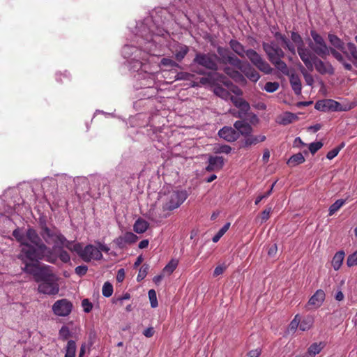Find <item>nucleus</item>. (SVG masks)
<instances>
[{
    "mask_svg": "<svg viewBox=\"0 0 357 357\" xmlns=\"http://www.w3.org/2000/svg\"><path fill=\"white\" fill-rule=\"evenodd\" d=\"M26 273L33 277L35 282H39L38 292L47 294L55 295L59 291L58 284V278L53 273L51 266L43 265L42 266H36L29 265L26 268Z\"/></svg>",
    "mask_w": 357,
    "mask_h": 357,
    "instance_id": "f257e3e1",
    "label": "nucleus"
},
{
    "mask_svg": "<svg viewBox=\"0 0 357 357\" xmlns=\"http://www.w3.org/2000/svg\"><path fill=\"white\" fill-rule=\"evenodd\" d=\"M18 258L24 264L23 271L26 273V268L29 265L40 266L39 261L45 260L50 263H54L56 258L52 255L51 250L45 243L31 245L27 243L21 248Z\"/></svg>",
    "mask_w": 357,
    "mask_h": 357,
    "instance_id": "f03ea898",
    "label": "nucleus"
},
{
    "mask_svg": "<svg viewBox=\"0 0 357 357\" xmlns=\"http://www.w3.org/2000/svg\"><path fill=\"white\" fill-rule=\"evenodd\" d=\"M328 40L330 43L336 49L340 50L347 59L352 62L354 66L357 68V47L353 43H348L347 47L349 52L345 50L344 42L336 35L328 34Z\"/></svg>",
    "mask_w": 357,
    "mask_h": 357,
    "instance_id": "7ed1b4c3",
    "label": "nucleus"
},
{
    "mask_svg": "<svg viewBox=\"0 0 357 357\" xmlns=\"http://www.w3.org/2000/svg\"><path fill=\"white\" fill-rule=\"evenodd\" d=\"M310 35L313 39V42L309 43V47L311 50L317 56L322 59H326L330 54L331 47H328L324 38L317 31L312 30Z\"/></svg>",
    "mask_w": 357,
    "mask_h": 357,
    "instance_id": "20e7f679",
    "label": "nucleus"
},
{
    "mask_svg": "<svg viewBox=\"0 0 357 357\" xmlns=\"http://www.w3.org/2000/svg\"><path fill=\"white\" fill-rule=\"evenodd\" d=\"M41 237L49 245H64L67 239L56 228L50 229L45 224L41 225Z\"/></svg>",
    "mask_w": 357,
    "mask_h": 357,
    "instance_id": "39448f33",
    "label": "nucleus"
},
{
    "mask_svg": "<svg viewBox=\"0 0 357 357\" xmlns=\"http://www.w3.org/2000/svg\"><path fill=\"white\" fill-rule=\"evenodd\" d=\"M188 194L185 190H174L169 192L163 204L164 211H173L179 207L187 199Z\"/></svg>",
    "mask_w": 357,
    "mask_h": 357,
    "instance_id": "423d86ee",
    "label": "nucleus"
},
{
    "mask_svg": "<svg viewBox=\"0 0 357 357\" xmlns=\"http://www.w3.org/2000/svg\"><path fill=\"white\" fill-rule=\"evenodd\" d=\"M245 56L258 70L264 74L269 75L272 73L273 68L255 50L252 49L247 50Z\"/></svg>",
    "mask_w": 357,
    "mask_h": 357,
    "instance_id": "0eeeda50",
    "label": "nucleus"
},
{
    "mask_svg": "<svg viewBox=\"0 0 357 357\" xmlns=\"http://www.w3.org/2000/svg\"><path fill=\"white\" fill-rule=\"evenodd\" d=\"M218 57L215 54L197 53L193 59V63L204 67L206 69L216 70L218 69L217 61Z\"/></svg>",
    "mask_w": 357,
    "mask_h": 357,
    "instance_id": "6e6552de",
    "label": "nucleus"
},
{
    "mask_svg": "<svg viewBox=\"0 0 357 357\" xmlns=\"http://www.w3.org/2000/svg\"><path fill=\"white\" fill-rule=\"evenodd\" d=\"M262 47L270 62L278 59H283L285 56L282 48L273 41L271 43H263Z\"/></svg>",
    "mask_w": 357,
    "mask_h": 357,
    "instance_id": "1a4fd4ad",
    "label": "nucleus"
},
{
    "mask_svg": "<svg viewBox=\"0 0 357 357\" xmlns=\"http://www.w3.org/2000/svg\"><path fill=\"white\" fill-rule=\"evenodd\" d=\"M73 305L66 298L56 301L52 305L54 314L59 317H67L73 310Z\"/></svg>",
    "mask_w": 357,
    "mask_h": 357,
    "instance_id": "9d476101",
    "label": "nucleus"
},
{
    "mask_svg": "<svg viewBox=\"0 0 357 357\" xmlns=\"http://www.w3.org/2000/svg\"><path fill=\"white\" fill-rule=\"evenodd\" d=\"M297 52L299 55L301 61L303 62L306 68L310 70H313V62L315 61L314 56H317L313 52L308 48L305 47V45L302 47H298Z\"/></svg>",
    "mask_w": 357,
    "mask_h": 357,
    "instance_id": "9b49d317",
    "label": "nucleus"
},
{
    "mask_svg": "<svg viewBox=\"0 0 357 357\" xmlns=\"http://www.w3.org/2000/svg\"><path fill=\"white\" fill-rule=\"evenodd\" d=\"M138 236L132 232H126L124 234L117 237L114 240V243L120 249H123L127 245L135 243Z\"/></svg>",
    "mask_w": 357,
    "mask_h": 357,
    "instance_id": "f8f14e48",
    "label": "nucleus"
},
{
    "mask_svg": "<svg viewBox=\"0 0 357 357\" xmlns=\"http://www.w3.org/2000/svg\"><path fill=\"white\" fill-rule=\"evenodd\" d=\"M102 258V254L100 250L93 245H87L84 248V255L82 259L86 262H89L92 259L100 260Z\"/></svg>",
    "mask_w": 357,
    "mask_h": 357,
    "instance_id": "ddd939ff",
    "label": "nucleus"
},
{
    "mask_svg": "<svg viewBox=\"0 0 357 357\" xmlns=\"http://www.w3.org/2000/svg\"><path fill=\"white\" fill-rule=\"evenodd\" d=\"M315 61L313 62V68L321 75H333L335 73L334 68L330 62H324L318 56H314Z\"/></svg>",
    "mask_w": 357,
    "mask_h": 357,
    "instance_id": "4468645a",
    "label": "nucleus"
},
{
    "mask_svg": "<svg viewBox=\"0 0 357 357\" xmlns=\"http://www.w3.org/2000/svg\"><path fill=\"white\" fill-rule=\"evenodd\" d=\"M218 135L221 138H223L227 142H232L236 141L239 137L238 132L236 130L235 128L225 126L220 129Z\"/></svg>",
    "mask_w": 357,
    "mask_h": 357,
    "instance_id": "2eb2a0df",
    "label": "nucleus"
},
{
    "mask_svg": "<svg viewBox=\"0 0 357 357\" xmlns=\"http://www.w3.org/2000/svg\"><path fill=\"white\" fill-rule=\"evenodd\" d=\"M188 52V47L181 43H176L173 45L172 48V52L177 61H181L185 58Z\"/></svg>",
    "mask_w": 357,
    "mask_h": 357,
    "instance_id": "dca6fc26",
    "label": "nucleus"
},
{
    "mask_svg": "<svg viewBox=\"0 0 357 357\" xmlns=\"http://www.w3.org/2000/svg\"><path fill=\"white\" fill-rule=\"evenodd\" d=\"M224 165V159L221 156H210L208 158V165L206 170L208 172L213 171H220Z\"/></svg>",
    "mask_w": 357,
    "mask_h": 357,
    "instance_id": "f3484780",
    "label": "nucleus"
},
{
    "mask_svg": "<svg viewBox=\"0 0 357 357\" xmlns=\"http://www.w3.org/2000/svg\"><path fill=\"white\" fill-rule=\"evenodd\" d=\"M326 298L325 292L322 289H318L310 297L308 301V305L314 306L315 308L319 307L324 303Z\"/></svg>",
    "mask_w": 357,
    "mask_h": 357,
    "instance_id": "a211bd4d",
    "label": "nucleus"
},
{
    "mask_svg": "<svg viewBox=\"0 0 357 357\" xmlns=\"http://www.w3.org/2000/svg\"><path fill=\"white\" fill-rule=\"evenodd\" d=\"M234 126L238 134L245 136V138L252 132V126L244 121H236Z\"/></svg>",
    "mask_w": 357,
    "mask_h": 357,
    "instance_id": "6ab92c4d",
    "label": "nucleus"
},
{
    "mask_svg": "<svg viewBox=\"0 0 357 357\" xmlns=\"http://www.w3.org/2000/svg\"><path fill=\"white\" fill-rule=\"evenodd\" d=\"M330 54H331L333 55V56L335 59H337V61H338L340 63L342 64V66H344L345 70H349V71L353 70V66H352L351 63L347 62L345 60L344 55L342 54L338 51H337L335 48H333V47L331 48Z\"/></svg>",
    "mask_w": 357,
    "mask_h": 357,
    "instance_id": "aec40b11",
    "label": "nucleus"
},
{
    "mask_svg": "<svg viewBox=\"0 0 357 357\" xmlns=\"http://www.w3.org/2000/svg\"><path fill=\"white\" fill-rule=\"evenodd\" d=\"M291 86L296 95H300L302 90L301 81L299 76L296 73H291L289 76Z\"/></svg>",
    "mask_w": 357,
    "mask_h": 357,
    "instance_id": "412c9836",
    "label": "nucleus"
},
{
    "mask_svg": "<svg viewBox=\"0 0 357 357\" xmlns=\"http://www.w3.org/2000/svg\"><path fill=\"white\" fill-rule=\"evenodd\" d=\"M241 71L243 72L250 80L254 82H257L260 78L259 73L249 64L246 66H243Z\"/></svg>",
    "mask_w": 357,
    "mask_h": 357,
    "instance_id": "4be33fe9",
    "label": "nucleus"
},
{
    "mask_svg": "<svg viewBox=\"0 0 357 357\" xmlns=\"http://www.w3.org/2000/svg\"><path fill=\"white\" fill-rule=\"evenodd\" d=\"M26 238L27 242L31 245L43 243L39 235L33 228H29L26 231Z\"/></svg>",
    "mask_w": 357,
    "mask_h": 357,
    "instance_id": "5701e85b",
    "label": "nucleus"
},
{
    "mask_svg": "<svg viewBox=\"0 0 357 357\" xmlns=\"http://www.w3.org/2000/svg\"><path fill=\"white\" fill-rule=\"evenodd\" d=\"M229 46L231 50L239 56L244 58L246 55V50L244 46L236 40H231Z\"/></svg>",
    "mask_w": 357,
    "mask_h": 357,
    "instance_id": "b1692460",
    "label": "nucleus"
},
{
    "mask_svg": "<svg viewBox=\"0 0 357 357\" xmlns=\"http://www.w3.org/2000/svg\"><path fill=\"white\" fill-rule=\"evenodd\" d=\"M266 137L265 135H248L244 140L243 147H248L252 145H255L259 142H264Z\"/></svg>",
    "mask_w": 357,
    "mask_h": 357,
    "instance_id": "393cba45",
    "label": "nucleus"
},
{
    "mask_svg": "<svg viewBox=\"0 0 357 357\" xmlns=\"http://www.w3.org/2000/svg\"><path fill=\"white\" fill-rule=\"evenodd\" d=\"M224 72L226 75L230 77L236 82H241L244 79L242 74L237 70L231 68V67H225Z\"/></svg>",
    "mask_w": 357,
    "mask_h": 357,
    "instance_id": "a878e982",
    "label": "nucleus"
},
{
    "mask_svg": "<svg viewBox=\"0 0 357 357\" xmlns=\"http://www.w3.org/2000/svg\"><path fill=\"white\" fill-rule=\"evenodd\" d=\"M149 226V224L147 221L142 218H139L135 222L133 229L137 234H142L147 230Z\"/></svg>",
    "mask_w": 357,
    "mask_h": 357,
    "instance_id": "bb28decb",
    "label": "nucleus"
},
{
    "mask_svg": "<svg viewBox=\"0 0 357 357\" xmlns=\"http://www.w3.org/2000/svg\"><path fill=\"white\" fill-rule=\"evenodd\" d=\"M344 256L345 254L344 251H338L335 254L332 260V266L335 271L340 268L344 259Z\"/></svg>",
    "mask_w": 357,
    "mask_h": 357,
    "instance_id": "cd10ccee",
    "label": "nucleus"
},
{
    "mask_svg": "<svg viewBox=\"0 0 357 357\" xmlns=\"http://www.w3.org/2000/svg\"><path fill=\"white\" fill-rule=\"evenodd\" d=\"M325 345L326 344L324 342H314L307 349V354L310 356L314 357L315 355L319 354Z\"/></svg>",
    "mask_w": 357,
    "mask_h": 357,
    "instance_id": "c85d7f7f",
    "label": "nucleus"
},
{
    "mask_svg": "<svg viewBox=\"0 0 357 357\" xmlns=\"http://www.w3.org/2000/svg\"><path fill=\"white\" fill-rule=\"evenodd\" d=\"M213 92L217 96L224 100H229L232 96L227 89H224L220 85L214 86Z\"/></svg>",
    "mask_w": 357,
    "mask_h": 357,
    "instance_id": "c756f323",
    "label": "nucleus"
},
{
    "mask_svg": "<svg viewBox=\"0 0 357 357\" xmlns=\"http://www.w3.org/2000/svg\"><path fill=\"white\" fill-rule=\"evenodd\" d=\"M305 158L301 153H298L293 155L289 158L287 161V165L291 167L296 166L299 164H302L305 162Z\"/></svg>",
    "mask_w": 357,
    "mask_h": 357,
    "instance_id": "7c9ffc66",
    "label": "nucleus"
},
{
    "mask_svg": "<svg viewBox=\"0 0 357 357\" xmlns=\"http://www.w3.org/2000/svg\"><path fill=\"white\" fill-rule=\"evenodd\" d=\"M313 323L314 319L310 316H307L301 320L299 329L302 331H307L312 328Z\"/></svg>",
    "mask_w": 357,
    "mask_h": 357,
    "instance_id": "2f4dec72",
    "label": "nucleus"
},
{
    "mask_svg": "<svg viewBox=\"0 0 357 357\" xmlns=\"http://www.w3.org/2000/svg\"><path fill=\"white\" fill-rule=\"evenodd\" d=\"M278 70L281 71L284 75H288L289 74L287 65L282 60L278 59L271 62Z\"/></svg>",
    "mask_w": 357,
    "mask_h": 357,
    "instance_id": "473e14b6",
    "label": "nucleus"
},
{
    "mask_svg": "<svg viewBox=\"0 0 357 357\" xmlns=\"http://www.w3.org/2000/svg\"><path fill=\"white\" fill-rule=\"evenodd\" d=\"M297 119L298 117L296 114L291 112H286L282 116L280 117L279 123L286 126L293 123Z\"/></svg>",
    "mask_w": 357,
    "mask_h": 357,
    "instance_id": "72a5a7b5",
    "label": "nucleus"
},
{
    "mask_svg": "<svg viewBox=\"0 0 357 357\" xmlns=\"http://www.w3.org/2000/svg\"><path fill=\"white\" fill-rule=\"evenodd\" d=\"M217 52L220 56V62L227 64V61L229 59L228 58L232 54L230 51L227 48L218 47Z\"/></svg>",
    "mask_w": 357,
    "mask_h": 357,
    "instance_id": "f704fd0d",
    "label": "nucleus"
},
{
    "mask_svg": "<svg viewBox=\"0 0 357 357\" xmlns=\"http://www.w3.org/2000/svg\"><path fill=\"white\" fill-rule=\"evenodd\" d=\"M13 236L20 243L21 248L28 243L26 238V234H24L20 229H15L13 231Z\"/></svg>",
    "mask_w": 357,
    "mask_h": 357,
    "instance_id": "c9c22d12",
    "label": "nucleus"
},
{
    "mask_svg": "<svg viewBox=\"0 0 357 357\" xmlns=\"http://www.w3.org/2000/svg\"><path fill=\"white\" fill-rule=\"evenodd\" d=\"M63 246H66L70 250L76 252L77 255L82 259L84 255V248L80 243H76L72 245L71 243L67 241Z\"/></svg>",
    "mask_w": 357,
    "mask_h": 357,
    "instance_id": "e433bc0d",
    "label": "nucleus"
},
{
    "mask_svg": "<svg viewBox=\"0 0 357 357\" xmlns=\"http://www.w3.org/2000/svg\"><path fill=\"white\" fill-rule=\"evenodd\" d=\"M76 344L73 340H69L66 349L65 357H75Z\"/></svg>",
    "mask_w": 357,
    "mask_h": 357,
    "instance_id": "4c0bfd02",
    "label": "nucleus"
},
{
    "mask_svg": "<svg viewBox=\"0 0 357 357\" xmlns=\"http://www.w3.org/2000/svg\"><path fill=\"white\" fill-rule=\"evenodd\" d=\"M228 59H229L227 60V63H229L240 70H242L243 68V63L237 56L232 54Z\"/></svg>",
    "mask_w": 357,
    "mask_h": 357,
    "instance_id": "58836bf2",
    "label": "nucleus"
},
{
    "mask_svg": "<svg viewBox=\"0 0 357 357\" xmlns=\"http://www.w3.org/2000/svg\"><path fill=\"white\" fill-rule=\"evenodd\" d=\"M345 204L344 199H337L335 201L330 207H329V213L328 215L330 216L333 215L335 213H336L344 204Z\"/></svg>",
    "mask_w": 357,
    "mask_h": 357,
    "instance_id": "ea45409f",
    "label": "nucleus"
},
{
    "mask_svg": "<svg viewBox=\"0 0 357 357\" xmlns=\"http://www.w3.org/2000/svg\"><path fill=\"white\" fill-rule=\"evenodd\" d=\"M178 266V261L172 259L163 268L162 272L167 273L168 275L172 274Z\"/></svg>",
    "mask_w": 357,
    "mask_h": 357,
    "instance_id": "a19ab883",
    "label": "nucleus"
},
{
    "mask_svg": "<svg viewBox=\"0 0 357 357\" xmlns=\"http://www.w3.org/2000/svg\"><path fill=\"white\" fill-rule=\"evenodd\" d=\"M326 103H327V106H328V111H341L342 110L341 104L334 100L326 99Z\"/></svg>",
    "mask_w": 357,
    "mask_h": 357,
    "instance_id": "79ce46f5",
    "label": "nucleus"
},
{
    "mask_svg": "<svg viewBox=\"0 0 357 357\" xmlns=\"http://www.w3.org/2000/svg\"><path fill=\"white\" fill-rule=\"evenodd\" d=\"M230 227V223H226L218 231V233L213 237L212 241L213 243H217L220 238L228 231Z\"/></svg>",
    "mask_w": 357,
    "mask_h": 357,
    "instance_id": "37998d69",
    "label": "nucleus"
},
{
    "mask_svg": "<svg viewBox=\"0 0 357 357\" xmlns=\"http://www.w3.org/2000/svg\"><path fill=\"white\" fill-rule=\"evenodd\" d=\"M291 39L293 42V43L296 45V47H302L304 45L303 40L301 37V36L295 31L291 32Z\"/></svg>",
    "mask_w": 357,
    "mask_h": 357,
    "instance_id": "c03bdc74",
    "label": "nucleus"
},
{
    "mask_svg": "<svg viewBox=\"0 0 357 357\" xmlns=\"http://www.w3.org/2000/svg\"><path fill=\"white\" fill-rule=\"evenodd\" d=\"M102 295L105 297L111 296L113 293L112 284L109 282H105L102 287Z\"/></svg>",
    "mask_w": 357,
    "mask_h": 357,
    "instance_id": "a18cd8bd",
    "label": "nucleus"
},
{
    "mask_svg": "<svg viewBox=\"0 0 357 357\" xmlns=\"http://www.w3.org/2000/svg\"><path fill=\"white\" fill-rule=\"evenodd\" d=\"M279 86H280V85H279L278 82H268L266 83L264 89L266 92L273 93V92L276 91L279 89Z\"/></svg>",
    "mask_w": 357,
    "mask_h": 357,
    "instance_id": "49530a36",
    "label": "nucleus"
},
{
    "mask_svg": "<svg viewBox=\"0 0 357 357\" xmlns=\"http://www.w3.org/2000/svg\"><path fill=\"white\" fill-rule=\"evenodd\" d=\"M149 269V266L148 264H143L140 268L137 280V281H142L146 276L148 271Z\"/></svg>",
    "mask_w": 357,
    "mask_h": 357,
    "instance_id": "de8ad7c7",
    "label": "nucleus"
},
{
    "mask_svg": "<svg viewBox=\"0 0 357 357\" xmlns=\"http://www.w3.org/2000/svg\"><path fill=\"white\" fill-rule=\"evenodd\" d=\"M59 337L63 341L68 340L71 335L68 327L66 326H63L61 327V328L59 330Z\"/></svg>",
    "mask_w": 357,
    "mask_h": 357,
    "instance_id": "09e8293b",
    "label": "nucleus"
},
{
    "mask_svg": "<svg viewBox=\"0 0 357 357\" xmlns=\"http://www.w3.org/2000/svg\"><path fill=\"white\" fill-rule=\"evenodd\" d=\"M149 298L152 307H156L158 305L156 296V292L154 289H150L148 292Z\"/></svg>",
    "mask_w": 357,
    "mask_h": 357,
    "instance_id": "8fccbe9b",
    "label": "nucleus"
},
{
    "mask_svg": "<svg viewBox=\"0 0 357 357\" xmlns=\"http://www.w3.org/2000/svg\"><path fill=\"white\" fill-rule=\"evenodd\" d=\"M238 109H240V111L238 112V114L237 116L241 118L243 115H245L248 113V112L250 109V107L249 103L247 101L244 100L241 103Z\"/></svg>",
    "mask_w": 357,
    "mask_h": 357,
    "instance_id": "3c124183",
    "label": "nucleus"
},
{
    "mask_svg": "<svg viewBox=\"0 0 357 357\" xmlns=\"http://www.w3.org/2000/svg\"><path fill=\"white\" fill-rule=\"evenodd\" d=\"M347 265L349 267L357 266V250L348 256Z\"/></svg>",
    "mask_w": 357,
    "mask_h": 357,
    "instance_id": "603ef678",
    "label": "nucleus"
},
{
    "mask_svg": "<svg viewBox=\"0 0 357 357\" xmlns=\"http://www.w3.org/2000/svg\"><path fill=\"white\" fill-rule=\"evenodd\" d=\"M314 108L319 111L327 112L328 106L326 99L318 100L314 105Z\"/></svg>",
    "mask_w": 357,
    "mask_h": 357,
    "instance_id": "864d4df0",
    "label": "nucleus"
},
{
    "mask_svg": "<svg viewBox=\"0 0 357 357\" xmlns=\"http://www.w3.org/2000/svg\"><path fill=\"white\" fill-rule=\"evenodd\" d=\"M160 63L163 66L170 67V68H176L178 67V64L169 58H162L161 59Z\"/></svg>",
    "mask_w": 357,
    "mask_h": 357,
    "instance_id": "5fc2aeb1",
    "label": "nucleus"
},
{
    "mask_svg": "<svg viewBox=\"0 0 357 357\" xmlns=\"http://www.w3.org/2000/svg\"><path fill=\"white\" fill-rule=\"evenodd\" d=\"M284 48L287 49L292 54L295 55L297 51V48L296 49V46L294 43H291L290 40L287 38L283 43Z\"/></svg>",
    "mask_w": 357,
    "mask_h": 357,
    "instance_id": "6e6d98bb",
    "label": "nucleus"
},
{
    "mask_svg": "<svg viewBox=\"0 0 357 357\" xmlns=\"http://www.w3.org/2000/svg\"><path fill=\"white\" fill-rule=\"evenodd\" d=\"M275 183H276V182H275V183H273L272 184V185H271V188H270V190H268L266 192H265V193H264V194H262V195H259V196L256 198L255 202V204H256V205L259 204V202H260L262 199H265V198H267L268 197H269V196L271 195V194L272 193V191H273V187H274V185H275Z\"/></svg>",
    "mask_w": 357,
    "mask_h": 357,
    "instance_id": "4d7b16f0",
    "label": "nucleus"
},
{
    "mask_svg": "<svg viewBox=\"0 0 357 357\" xmlns=\"http://www.w3.org/2000/svg\"><path fill=\"white\" fill-rule=\"evenodd\" d=\"M82 306L84 312L86 313H89L93 309V304L88 298H84L82 301Z\"/></svg>",
    "mask_w": 357,
    "mask_h": 357,
    "instance_id": "13d9d810",
    "label": "nucleus"
},
{
    "mask_svg": "<svg viewBox=\"0 0 357 357\" xmlns=\"http://www.w3.org/2000/svg\"><path fill=\"white\" fill-rule=\"evenodd\" d=\"M301 319L298 314H296L293 320L290 322L289 329L291 331H295L300 325Z\"/></svg>",
    "mask_w": 357,
    "mask_h": 357,
    "instance_id": "bf43d9fd",
    "label": "nucleus"
},
{
    "mask_svg": "<svg viewBox=\"0 0 357 357\" xmlns=\"http://www.w3.org/2000/svg\"><path fill=\"white\" fill-rule=\"evenodd\" d=\"M323 146V143L321 142H312L309 145V150L312 154H314Z\"/></svg>",
    "mask_w": 357,
    "mask_h": 357,
    "instance_id": "052dcab7",
    "label": "nucleus"
},
{
    "mask_svg": "<svg viewBox=\"0 0 357 357\" xmlns=\"http://www.w3.org/2000/svg\"><path fill=\"white\" fill-rule=\"evenodd\" d=\"M302 73L306 84L309 86H312L314 82L312 75L307 73L305 68L302 70Z\"/></svg>",
    "mask_w": 357,
    "mask_h": 357,
    "instance_id": "680f3d73",
    "label": "nucleus"
},
{
    "mask_svg": "<svg viewBox=\"0 0 357 357\" xmlns=\"http://www.w3.org/2000/svg\"><path fill=\"white\" fill-rule=\"evenodd\" d=\"M272 211L271 207H268L264 210L262 213H261L260 218H261V222L263 223L268 220L270 218V213Z\"/></svg>",
    "mask_w": 357,
    "mask_h": 357,
    "instance_id": "e2e57ef3",
    "label": "nucleus"
},
{
    "mask_svg": "<svg viewBox=\"0 0 357 357\" xmlns=\"http://www.w3.org/2000/svg\"><path fill=\"white\" fill-rule=\"evenodd\" d=\"M227 266L225 264L218 266L214 271H213V276L217 277L221 274H222L227 269Z\"/></svg>",
    "mask_w": 357,
    "mask_h": 357,
    "instance_id": "0e129e2a",
    "label": "nucleus"
},
{
    "mask_svg": "<svg viewBox=\"0 0 357 357\" xmlns=\"http://www.w3.org/2000/svg\"><path fill=\"white\" fill-rule=\"evenodd\" d=\"M340 150H341V147H335V148H334L333 149H332V150H331L330 151L328 152V153L326 155V158L328 160L333 159L335 157H336L337 155V154L339 153Z\"/></svg>",
    "mask_w": 357,
    "mask_h": 357,
    "instance_id": "69168bd1",
    "label": "nucleus"
},
{
    "mask_svg": "<svg viewBox=\"0 0 357 357\" xmlns=\"http://www.w3.org/2000/svg\"><path fill=\"white\" fill-rule=\"evenodd\" d=\"M59 257V259L64 263H68L70 259V257L68 252L63 250H61Z\"/></svg>",
    "mask_w": 357,
    "mask_h": 357,
    "instance_id": "338daca9",
    "label": "nucleus"
},
{
    "mask_svg": "<svg viewBox=\"0 0 357 357\" xmlns=\"http://www.w3.org/2000/svg\"><path fill=\"white\" fill-rule=\"evenodd\" d=\"M88 268L86 266H78L75 268V273L79 276L84 275L87 272Z\"/></svg>",
    "mask_w": 357,
    "mask_h": 357,
    "instance_id": "774afa93",
    "label": "nucleus"
}]
</instances>
